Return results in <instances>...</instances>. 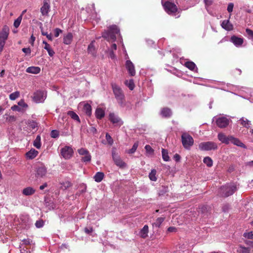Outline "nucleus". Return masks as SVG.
I'll list each match as a JSON object with an SVG mask.
<instances>
[{"instance_id":"10","label":"nucleus","mask_w":253,"mask_h":253,"mask_svg":"<svg viewBox=\"0 0 253 253\" xmlns=\"http://www.w3.org/2000/svg\"><path fill=\"white\" fill-rule=\"evenodd\" d=\"M165 10L169 14L174 13L177 12V8L176 5L171 2L166 1L165 3L163 4Z\"/></svg>"},{"instance_id":"56","label":"nucleus","mask_w":253,"mask_h":253,"mask_svg":"<svg viewBox=\"0 0 253 253\" xmlns=\"http://www.w3.org/2000/svg\"><path fill=\"white\" fill-rule=\"evenodd\" d=\"M61 30L56 28L54 30V36L55 37H58L60 33H61Z\"/></svg>"},{"instance_id":"46","label":"nucleus","mask_w":253,"mask_h":253,"mask_svg":"<svg viewBox=\"0 0 253 253\" xmlns=\"http://www.w3.org/2000/svg\"><path fill=\"white\" fill-rule=\"evenodd\" d=\"M243 236L249 239H253V233L252 232H245Z\"/></svg>"},{"instance_id":"22","label":"nucleus","mask_w":253,"mask_h":253,"mask_svg":"<svg viewBox=\"0 0 253 253\" xmlns=\"http://www.w3.org/2000/svg\"><path fill=\"white\" fill-rule=\"evenodd\" d=\"M230 143L241 147L245 148V145L238 138H235L231 136L230 137Z\"/></svg>"},{"instance_id":"33","label":"nucleus","mask_w":253,"mask_h":253,"mask_svg":"<svg viewBox=\"0 0 253 253\" xmlns=\"http://www.w3.org/2000/svg\"><path fill=\"white\" fill-rule=\"evenodd\" d=\"M87 51L89 53L94 56L96 53L95 48L94 45V41H92L88 46Z\"/></svg>"},{"instance_id":"53","label":"nucleus","mask_w":253,"mask_h":253,"mask_svg":"<svg viewBox=\"0 0 253 253\" xmlns=\"http://www.w3.org/2000/svg\"><path fill=\"white\" fill-rule=\"evenodd\" d=\"M244 242L247 245L249 246V247L250 248V249L251 248L253 249V241L245 240Z\"/></svg>"},{"instance_id":"30","label":"nucleus","mask_w":253,"mask_h":253,"mask_svg":"<svg viewBox=\"0 0 253 253\" xmlns=\"http://www.w3.org/2000/svg\"><path fill=\"white\" fill-rule=\"evenodd\" d=\"M104 177V174L102 172H97L93 176V179L97 182H101Z\"/></svg>"},{"instance_id":"25","label":"nucleus","mask_w":253,"mask_h":253,"mask_svg":"<svg viewBox=\"0 0 253 253\" xmlns=\"http://www.w3.org/2000/svg\"><path fill=\"white\" fill-rule=\"evenodd\" d=\"M221 25L226 30L231 31L233 29V25L230 23L229 20L223 21Z\"/></svg>"},{"instance_id":"2","label":"nucleus","mask_w":253,"mask_h":253,"mask_svg":"<svg viewBox=\"0 0 253 253\" xmlns=\"http://www.w3.org/2000/svg\"><path fill=\"white\" fill-rule=\"evenodd\" d=\"M120 33V30L116 25H112L109 27L107 31H105L102 33V37L110 41L112 40L115 41L116 40V34Z\"/></svg>"},{"instance_id":"48","label":"nucleus","mask_w":253,"mask_h":253,"mask_svg":"<svg viewBox=\"0 0 253 253\" xmlns=\"http://www.w3.org/2000/svg\"><path fill=\"white\" fill-rule=\"evenodd\" d=\"M44 222L42 220H37L35 225L37 228H41L43 226Z\"/></svg>"},{"instance_id":"20","label":"nucleus","mask_w":253,"mask_h":253,"mask_svg":"<svg viewBox=\"0 0 253 253\" xmlns=\"http://www.w3.org/2000/svg\"><path fill=\"white\" fill-rule=\"evenodd\" d=\"M73 35L71 33L65 34L63 37V42L66 44H70L73 40Z\"/></svg>"},{"instance_id":"8","label":"nucleus","mask_w":253,"mask_h":253,"mask_svg":"<svg viewBox=\"0 0 253 253\" xmlns=\"http://www.w3.org/2000/svg\"><path fill=\"white\" fill-rule=\"evenodd\" d=\"M109 120L115 126H121L123 124V121L116 114L111 113L109 115Z\"/></svg>"},{"instance_id":"13","label":"nucleus","mask_w":253,"mask_h":253,"mask_svg":"<svg viewBox=\"0 0 253 253\" xmlns=\"http://www.w3.org/2000/svg\"><path fill=\"white\" fill-rule=\"evenodd\" d=\"M46 97V94L42 91H37L34 93L33 100L36 103L42 102Z\"/></svg>"},{"instance_id":"62","label":"nucleus","mask_w":253,"mask_h":253,"mask_svg":"<svg viewBox=\"0 0 253 253\" xmlns=\"http://www.w3.org/2000/svg\"><path fill=\"white\" fill-rule=\"evenodd\" d=\"M204 2L206 5L209 6L211 4L212 0H204Z\"/></svg>"},{"instance_id":"27","label":"nucleus","mask_w":253,"mask_h":253,"mask_svg":"<svg viewBox=\"0 0 253 253\" xmlns=\"http://www.w3.org/2000/svg\"><path fill=\"white\" fill-rule=\"evenodd\" d=\"M149 231V228L148 225H145L143 228L140 230L139 234L140 236L143 238H145L148 236Z\"/></svg>"},{"instance_id":"19","label":"nucleus","mask_w":253,"mask_h":253,"mask_svg":"<svg viewBox=\"0 0 253 253\" xmlns=\"http://www.w3.org/2000/svg\"><path fill=\"white\" fill-rule=\"evenodd\" d=\"M39 152L34 149H31L26 153V155L28 159H33L38 155Z\"/></svg>"},{"instance_id":"14","label":"nucleus","mask_w":253,"mask_h":253,"mask_svg":"<svg viewBox=\"0 0 253 253\" xmlns=\"http://www.w3.org/2000/svg\"><path fill=\"white\" fill-rule=\"evenodd\" d=\"M36 176L37 177H43L47 173V168L43 164H40L36 168Z\"/></svg>"},{"instance_id":"60","label":"nucleus","mask_w":253,"mask_h":253,"mask_svg":"<svg viewBox=\"0 0 253 253\" xmlns=\"http://www.w3.org/2000/svg\"><path fill=\"white\" fill-rule=\"evenodd\" d=\"M246 32L249 35L251 36L253 38V31L247 28L246 30Z\"/></svg>"},{"instance_id":"29","label":"nucleus","mask_w":253,"mask_h":253,"mask_svg":"<svg viewBox=\"0 0 253 253\" xmlns=\"http://www.w3.org/2000/svg\"><path fill=\"white\" fill-rule=\"evenodd\" d=\"M10 110L4 115L6 121L9 123H12L15 121V118L14 115L10 114Z\"/></svg>"},{"instance_id":"21","label":"nucleus","mask_w":253,"mask_h":253,"mask_svg":"<svg viewBox=\"0 0 253 253\" xmlns=\"http://www.w3.org/2000/svg\"><path fill=\"white\" fill-rule=\"evenodd\" d=\"M49 4L47 1H44L43 5L41 8V11L43 15L47 14L49 9Z\"/></svg>"},{"instance_id":"44","label":"nucleus","mask_w":253,"mask_h":253,"mask_svg":"<svg viewBox=\"0 0 253 253\" xmlns=\"http://www.w3.org/2000/svg\"><path fill=\"white\" fill-rule=\"evenodd\" d=\"M126 84L129 87L130 90H133L134 87V84L132 80L126 81Z\"/></svg>"},{"instance_id":"40","label":"nucleus","mask_w":253,"mask_h":253,"mask_svg":"<svg viewBox=\"0 0 253 253\" xmlns=\"http://www.w3.org/2000/svg\"><path fill=\"white\" fill-rule=\"evenodd\" d=\"M185 66L192 71H194L195 69H197L195 64L192 61L186 62L185 63Z\"/></svg>"},{"instance_id":"15","label":"nucleus","mask_w":253,"mask_h":253,"mask_svg":"<svg viewBox=\"0 0 253 253\" xmlns=\"http://www.w3.org/2000/svg\"><path fill=\"white\" fill-rule=\"evenodd\" d=\"M126 66L130 76H133L135 75L134 66L130 60H127L126 61Z\"/></svg>"},{"instance_id":"49","label":"nucleus","mask_w":253,"mask_h":253,"mask_svg":"<svg viewBox=\"0 0 253 253\" xmlns=\"http://www.w3.org/2000/svg\"><path fill=\"white\" fill-rule=\"evenodd\" d=\"M145 149L147 152V153L150 154H151L153 153V149L152 148V147L149 145H146L145 146Z\"/></svg>"},{"instance_id":"42","label":"nucleus","mask_w":253,"mask_h":253,"mask_svg":"<svg viewBox=\"0 0 253 253\" xmlns=\"http://www.w3.org/2000/svg\"><path fill=\"white\" fill-rule=\"evenodd\" d=\"M162 153L163 160L166 162L169 161V158L168 151L164 149H162Z\"/></svg>"},{"instance_id":"39","label":"nucleus","mask_w":253,"mask_h":253,"mask_svg":"<svg viewBox=\"0 0 253 253\" xmlns=\"http://www.w3.org/2000/svg\"><path fill=\"white\" fill-rule=\"evenodd\" d=\"M67 114L71 117L72 119L74 120L78 121V122H80V120L78 116V115L75 113L74 112L72 111H69L68 112Z\"/></svg>"},{"instance_id":"43","label":"nucleus","mask_w":253,"mask_h":253,"mask_svg":"<svg viewBox=\"0 0 253 253\" xmlns=\"http://www.w3.org/2000/svg\"><path fill=\"white\" fill-rule=\"evenodd\" d=\"M203 162L209 167H210L212 165V161L211 159L209 157H205L204 159Z\"/></svg>"},{"instance_id":"17","label":"nucleus","mask_w":253,"mask_h":253,"mask_svg":"<svg viewBox=\"0 0 253 253\" xmlns=\"http://www.w3.org/2000/svg\"><path fill=\"white\" fill-rule=\"evenodd\" d=\"M231 136H226L223 133H219L218 134L217 137L219 141H220L222 143L228 144L230 143V137Z\"/></svg>"},{"instance_id":"3","label":"nucleus","mask_w":253,"mask_h":253,"mask_svg":"<svg viewBox=\"0 0 253 253\" xmlns=\"http://www.w3.org/2000/svg\"><path fill=\"white\" fill-rule=\"evenodd\" d=\"M237 190V187L234 184H228L222 186L219 194L222 197H227L232 195Z\"/></svg>"},{"instance_id":"6","label":"nucleus","mask_w":253,"mask_h":253,"mask_svg":"<svg viewBox=\"0 0 253 253\" xmlns=\"http://www.w3.org/2000/svg\"><path fill=\"white\" fill-rule=\"evenodd\" d=\"M199 148L203 151H210L211 150H216L217 149V144L212 141H207L202 142L199 144Z\"/></svg>"},{"instance_id":"23","label":"nucleus","mask_w":253,"mask_h":253,"mask_svg":"<svg viewBox=\"0 0 253 253\" xmlns=\"http://www.w3.org/2000/svg\"><path fill=\"white\" fill-rule=\"evenodd\" d=\"M161 115L165 118H168L171 116L172 112L171 110L167 107L164 108L161 110Z\"/></svg>"},{"instance_id":"54","label":"nucleus","mask_w":253,"mask_h":253,"mask_svg":"<svg viewBox=\"0 0 253 253\" xmlns=\"http://www.w3.org/2000/svg\"><path fill=\"white\" fill-rule=\"evenodd\" d=\"M233 7H234V4L233 3H230L228 4V5L227 6V11L228 12H231L233 11Z\"/></svg>"},{"instance_id":"7","label":"nucleus","mask_w":253,"mask_h":253,"mask_svg":"<svg viewBox=\"0 0 253 253\" xmlns=\"http://www.w3.org/2000/svg\"><path fill=\"white\" fill-rule=\"evenodd\" d=\"M213 120L215 121L216 125L220 128L227 127L230 122V120L225 117H214Z\"/></svg>"},{"instance_id":"55","label":"nucleus","mask_w":253,"mask_h":253,"mask_svg":"<svg viewBox=\"0 0 253 253\" xmlns=\"http://www.w3.org/2000/svg\"><path fill=\"white\" fill-rule=\"evenodd\" d=\"M28 125L32 128L33 129L35 128L37 126V123L33 121H30L28 122Z\"/></svg>"},{"instance_id":"37","label":"nucleus","mask_w":253,"mask_h":253,"mask_svg":"<svg viewBox=\"0 0 253 253\" xmlns=\"http://www.w3.org/2000/svg\"><path fill=\"white\" fill-rule=\"evenodd\" d=\"M157 171L155 169L151 170V172L149 174V177L150 179L153 181H156L157 179L156 177Z\"/></svg>"},{"instance_id":"35","label":"nucleus","mask_w":253,"mask_h":253,"mask_svg":"<svg viewBox=\"0 0 253 253\" xmlns=\"http://www.w3.org/2000/svg\"><path fill=\"white\" fill-rule=\"evenodd\" d=\"M60 188L63 190H66L72 186L71 183L69 181L60 182Z\"/></svg>"},{"instance_id":"5","label":"nucleus","mask_w":253,"mask_h":253,"mask_svg":"<svg viewBox=\"0 0 253 253\" xmlns=\"http://www.w3.org/2000/svg\"><path fill=\"white\" fill-rule=\"evenodd\" d=\"M182 143L184 147L187 149L193 145L194 140L192 137L187 133H184L181 136Z\"/></svg>"},{"instance_id":"9","label":"nucleus","mask_w":253,"mask_h":253,"mask_svg":"<svg viewBox=\"0 0 253 253\" xmlns=\"http://www.w3.org/2000/svg\"><path fill=\"white\" fill-rule=\"evenodd\" d=\"M73 150L70 146H65L61 149V154L65 159H70L73 155Z\"/></svg>"},{"instance_id":"31","label":"nucleus","mask_w":253,"mask_h":253,"mask_svg":"<svg viewBox=\"0 0 253 253\" xmlns=\"http://www.w3.org/2000/svg\"><path fill=\"white\" fill-rule=\"evenodd\" d=\"M104 115L105 112L102 109L100 108H98L96 109L95 111V116L97 119H101L104 117Z\"/></svg>"},{"instance_id":"58","label":"nucleus","mask_w":253,"mask_h":253,"mask_svg":"<svg viewBox=\"0 0 253 253\" xmlns=\"http://www.w3.org/2000/svg\"><path fill=\"white\" fill-rule=\"evenodd\" d=\"M22 19V14H21L17 18V28L20 25L21 20Z\"/></svg>"},{"instance_id":"4","label":"nucleus","mask_w":253,"mask_h":253,"mask_svg":"<svg viewBox=\"0 0 253 253\" xmlns=\"http://www.w3.org/2000/svg\"><path fill=\"white\" fill-rule=\"evenodd\" d=\"M9 27L5 25L3 26L1 32L0 33V53L3 50L5 41L7 39L9 34Z\"/></svg>"},{"instance_id":"11","label":"nucleus","mask_w":253,"mask_h":253,"mask_svg":"<svg viewBox=\"0 0 253 253\" xmlns=\"http://www.w3.org/2000/svg\"><path fill=\"white\" fill-rule=\"evenodd\" d=\"M78 152L79 154L82 156V161L84 162H89L91 160V155L88 150L84 148H81L78 149Z\"/></svg>"},{"instance_id":"45","label":"nucleus","mask_w":253,"mask_h":253,"mask_svg":"<svg viewBox=\"0 0 253 253\" xmlns=\"http://www.w3.org/2000/svg\"><path fill=\"white\" fill-rule=\"evenodd\" d=\"M138 143L137 142L133 144V145L132 146V147L131 148V149L129 150L128 153L129 154L134 153L135 152V151L136 150V149L138 147Z\"/></svg>"},{"instance_id":"1","label":"nucleus","mask_w":253,"mask_h":253,"mask_svg":"<svg viewBox=\"0 0 253 253\" xmlns=\"http://www.w3.org/2000/svg\"><path fill=\"white\" fill-rule=\"evenodd\" d=\"M112 87L118 103L121 107L125 106V96L122 89L116 84H112Z\"/></svg>"},{"instance_id":"16","label":"nucleus","mask_w":253,"mask_h":253,"mask_svg":"<svg viewBox=\"0 0 253 253\" xmlns=\"http://www.w3.org/2000/svg\"><path fill=\"white\" fill-rule=\"evenodd\" d=\"M28 106L23 100H21L17 105V111L24 112L27 110Z\"/></svg>"},{"instance_id":"28","label":"nucleus","mask_w":253,"mask_h":253,"mask_svg":"<svg viewBox=\"0 0 253 253\" xmlns=\"http://www.w3.org/2000/svg\"><path fill=\"white\" fill-rule=\"evenodd\" d=\"M35 190L31 187H28L26 188H24L22 191L23 194L26 196L33 195L35 193Z\"/></svg>"},{"instance_id":"59","label":"nucleus","mask_w":253,"mask_h":253,"mask_svg":"<svg viewBox=\"0 0 253 253\" xmlns=\"http://www.w3.org/2000/svg\"><path fill=\"white\" fill-rule=\"evenodd\" d=\"M93 231V228L92 227H89V228H84V232L87 234H89L91 233Z\"/></svg>"},{"instance_id":"36","label":"nucleus","mask_w":253,"mask_h":253,"mask_svg":"<svg viewBox=\"0 0 253 253\" xmlns=\"http://www.w3.org/2000/svg\"><path fill=\"white\" fill-rule=\"evenodd\" d=\"M165 219V217H161L158 218L156 221L153 223V226L159 228L160 227L161 224L163 222Z\"/></svg>"},{"instance_id":"12","label":"nucleus","mask_w":253,"mask_h":253,"mask_svg":"<svg viewBox=\"0 0 253 253\" xmlns=\"http://www.w3.org/2000/svg\"><path fill=\"white\" fill-rule=\"evenodd\" d=\"M112 158L115 164L120 168H124L126 167V164L121 159L114 151L112 152Z\"/></svg>"},{"instance_id":"24","label":"nucleus","mask_w":253,"mask_h":253,"mask_svg":"<svg viewBox=\"0 0 253 253\" xmlns=\"http://www.w3.org/2000/svg\"><path fill=\"white\" fill-rule=\"evenodd\" d=\"M42 43L44 44L43 48L47 50L48 55L51 57L53 56L55 54V52L51 48L50 45L44 41L42 42Z\"/></svg>"},{"instance_id":"32","label":"nucleus","mask_w":253,"mask_h":253,"mask_svg":"<svg viewBox=\"0 0 253 253\" xmlns=\"http://www.w3.org/2000/svg\"><path fill=\"white\" fill-rule=\"evenodd\" d=\"M239 121L240 122L241 124L244 127H246V128L250 127L251 123L247 119L243 117L239 120Z\"/></svg>"},{"instance_id":"18","label":"nucleus","mask_w":253,"mask_h":253,"mask_svg":"<svg viewBox=\"0 0 253 253\" xmlns=\"http://www.w3.org/2000/svg\"><path fill=\"white\" fill-rule=\"evenodd\" d=\"M230 41L237 47L241 46L244 42V39L243 38H239L235 36H232Z\"/></svg>"},{"instance_id":"50","label":"nucleus","mask_w":253,"mask_h":253,"mask_svg":"<svg viewBox=\"0 0 253 253\" xmlns=\"http://www.w3.org/2000/svg\"><path fill=\"white\" fill-rule=\"evenodd\" d=\"M50 135H51V137L56 138L58 136L59 133L57 130H53L51 131Z\"/></svg>"},{"instance_id":"52","label":"nucleus","mask_w":253,"mask_h":253,"mask_svg":"<svg viewBox=\"0 0 253 253\" xmlns=\"http://www.w3.org/2000/svg\"><path fill=\"white\" fill-rule=\"evenodd\" d=\"M42 34L43 36H45L49 41H52V37L51 34H48L47 32L42 31Z\"/></svg>"},{"instance_id":"38","label":"nucleus","mask_w":253,"mask_h":253,"mask_svg":"<svg viewBox=\"0 0 253 253\" xmlns=\"http://www.w3.org/2000/svg\"><path fill=\"white\" fill-rule=\"evenodd\" d=\"M33 145L37 149H40L41 148V136L39 135L37 136L35 140L34 141Z\"/></svg>"},{"instance_id":"41","label":"nucleus","mask_w":253,"mask_h":253,"mask_svg":"<svg viewBox=\"0 0 253 253\" xmlns=\"http://www.w3.org/2000/svg\"><path fill=\"white\" fill-rule=\"evenodd\" d=\"M84 110L88 116H90L91 114V107L88 104H84Z\"/></svg>"},{"instance_id":"57","label":"nucleus","mask_w":253,"mask_h":253,"mask_svg":"<svg viewBox=\"0 0 253 253\" xmlns=\"http://www.w3.org/2000/svg\"><path fill=\"white\" fill-rule=\"evenodd\" d=\"M22 51L24 52L26 54H30L31 53V50L30 48H22Z\"/></svg>"},{"instance_id":"64","label":"nucleus","mask_w":253,"mask_h":253,"mask_svg":"<svg viewBox=\"0 0 253 253\" xmlns=\"http://www.w3.org/2000/svg\"><path fill=\"white\" fill-rule=\"evenodd\" d=\"M168 231L169 232H175L176 231V228L174 227H169L168 228Z\"/></svg>"},{"instance_id":"61","label":"nucleus","mask_w":253,"mask_h":253,"mask_svg":"<svg viewBox=\"0 0 253 253\" xmlns=\"http://www.w3.org/2000/svg\"><path fill=\"white\" fill-rule=\"evenodd\" d=\"M9 98L12 100H14L16 99V92H14L10 94L9 95Z\"/></svg>"},{"instance_id":"34","label":"nucleus","mask_w":253,"mask_h":253,"mask_svg":"<svg viewBox=\"0 0 253 253\" xmlns=\"http://www.w3.org/2000/svg\"><path fill=\"white\" fill-rule=\"evenodd\" d=\"M250 248L245 247L242 245H240L238 249L237 250V252L239 253H250Z\"/></svg>"},{"instance_id":"51","label":"nucleus","mask_w":253,"mask_h":253,"mask_svg":"<svg viewBox=\"0 0 253 253\" xmlns=\"http://www.w3.org/2000/svg\"><path fill=\"white\" fill-rule=\"evenodd\" d=\"M30 242H31L30 240L29 239L23 240H22V244L20 245L19 248L20 249L22 248V246L24 244L25 245H29L30 244Z\"/></svg>"},{"instance_id":"26","label":"nucleus","mask_w":253,"mask_h":253,"mask_svg":"<svg viewBox=\"0 0 253 253\" xmlns=\"http://www.w3.org/2000/svg\"><path fill=\"white\" fill-rule=\"evenodd\" d=\"M41 71V69L39 67H35L31 66L29 67L26 69V72L27 73H32V74H38L40 73Z\"/></svg>"},{"instance_id":"63","label":"nucleus","mask_w":253,"mask_h":253,"mask_svg":"<svg viewBox=\"0 0 253 253\" xmlns=\"http://www.w3.org/2000/svg\"><path fill=\"white\" fill-rule=\"evenodd\" d=\"M109 55H110V58H111L112 59H114L115 58V55L113 51H112V50H110Z\"/></svg>"},{"instance_id":"47","label":"nucleus","mask_w":253,"mask_h":253,"mask_svg":"<svg viewBox=\"0 0 253 253\" xmlns=\"http://www.w3.org/2000/svg\"><path fill=\"white\" fill-rule=\"evenodd\" d=\"M106 139L109 144H110V145L113 144V140L112 138L111 137V136L108 133H107L106 134Z\"/></svg>"}]
</instances>
